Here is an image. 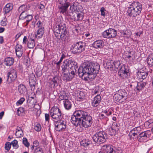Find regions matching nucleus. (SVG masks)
<instances>
[{
  "instance_id": "1",
  "label": "nucleus",
  "mask_w": 153,
  "mask_h": 153,
  "mask_svg": "<svg viewBox=\"0 0 153 153\" xmlns=\"http://www.w3.org/2000/svg\"><path fill=\"white\" fill-rule=\"evenodd\" d=\"M71 121L76 127V129L79 132L82 131L83 127H90L93 123L91 116L88 114L85 111L82 110L76 111L71 116Z\"/></svg>"
},
{
  "instance_id": "2",
  "label": "nucleus",
  "mask_w": 153,
  "mask_h": 153,
  "mask_svg": "<svg viewBox=\"0 0 153 153\" xmlns=\"http://www.w3.org/2000/svg\"><path fill=\"white\" fill-rule=\"evenodd\" d=\"M100 69V65L97 63L85 62L78 69V74L80 77H82L85 80H88V78H94Z\"/></svg>"
},
{
  "instance_id": "3",
  "label": "nucleus",
  "mask_w": 153,
  "mask_h": 153,
  "mask_svg": "<svg viewBox=\"0 0 153 153\" xmlns=\"http://www.w3.org/2000/svg\"><path fill=\"white\" fill-rule=\"evenodd\" d=\"M142 9V5L140 3L133 1L128 7V15L130 17H135L140 14Z\"/></svg>"
},
{
  "instance_id": "4",
  "label": "nucleus",
  "mask_w": 153,
  "mask_h": 153,
  "mask_svg": "<svg viewBox=\"0 0 153 153\" xmlns=\"http://www.w3.org/2000/svg\"><path fill=\"white\" fill-rule=\"evenodd\" d=\"M107 134L104 131L97 132L92 137L93 141L98 144L105 142Z\"/></svg>"
},
{
  "instance_id": "5",
  "label": "nucleus",
  "mask_w": 153,
  "mask_h": 153,
  "mask_svg": "<svg viewBox=\"0 0 153 153\" xmlns=\"http://www.w3.org/2000/svg\"><path fill=\"white\" fill-rule=\"evenodd\" d=\"M85 48V43L81 41L77 42L72 45L71 50L74 54L80 53L83 51Z\"/></svg>"
},
{
  "instance_id": "6",
  "label": "nucleus",
  "mask_w": 153,
  "mask_h": 153,
  "mask_svg": "<svg viewBox=\"0 0 153 153\" xmlns=\"http://www.w3.org/2000/svg\"><path fill=\"white\" fill-rule=\"evenodd\" d=\"M50 114L53 121L56 122L62 118L61 110L58 107H54L50 110Z\"/></svg>"
},
{
  "instance_id": "7",
  "label": "nucleus",
  "mask_w": 153,
  "mask_h": 153,
  "mask_svg": "<svg viewBox=\"0 0 153 153\" xmlns=\"http://www.w3.org/2000/svg\"><path fill=\"white\" fill-rule=\"evenodd\" d=\"M59 3L58 8L60 13L65 14L68 7L70 5V3L68 0H57Z\"/></svg>"
},
{
  "instance_id": "8",
  "label": "nucleus",
  "mask_w": 153,
  "mask_h": 153,
  "mask_svg": "<svg viewBox=\"0 0 153 153\" xmlns=\"http://www.w3.org/2000/svg\"><path fill=\"white\" fill-rule=\"evenodd\" d=\"M54 34L63 33L67 31L66 30V25L65 23L60 20L58 19L56 25V26L53 29Z\"/></svg>"
},
{
  "instance_id": "9",
  "label": "nucleus",
  "mask_w": 153,
  "mask_h": 153,
  "mask_svg": "<svg viewBox=\"0 0 153 153\" xmlns=\"http://www.w3.org/2000/svg\"><path fill=\"white\" fill-rule=\"evenodd\" d=\"M151 132L147 131L140 133L138 135L137 140L140 142H146L150 137Z\"/></svg>"
},
{
  "instance_id": "10",
  "label": "nucleus",
  "mask_w": 153,
  "mask_h": 153,
  "mask_svg": "<svg viewBox=\"0 0 153 153\" xmlns=\"http://www.w3.org/2000/svg\"><path fill=\"white\" fill-rule=\"evenodd\" d=\"M74 65L73 62L71 60L66 59L64 61L61 66L62 73L69 71V69H71L73 67V65Z\"/></svg>"
},
{
  "instance_id": "11",
  "label": "nucleus",
  "mask_w": 153,
  "mask_h": 153,
  "mask_svg": "<svg viewBox=\"0 0 153 153\" xmlns=\"http://www.w3.org/2000/svg\"><path fill=\"white\" fill-rule=\"evenodd\" d=\"M54 125L55 129L56 131H62L66 128V123L65 121L60 120L55 122Z\"/></svg>"
},
{
  "instance_id": "12",
  "label": "nucleus",
  "mask_w": 153,
  "mask_h": 153,
  "mask_svg": "<svg viewBox=\"0 0 153 153\" xmlns=\"http://www.w3.org/2000/svg\"><path fill=\"white\" fill-rule=\"evenodd\" d=\"M118 73L120 77L122 79L128 78L129 77V73L126 70L124 65L121 66Z\"/></svg>"
},
{
  "instance_id": "13",
  "label": "nucleus",
  "mask_w": 153,
  "mask_h": 153,
  "mask_svg": "<svg viewBox=\"0 0 153 153\" xmlns=\"http://www.w3.org/2000/svg\"><path fill=\"white\" fill-rule=\"evenodd\" d=\"M27 5L23 4L20 6V9L22 10L23 11L20 15V20L25 19L26 17L27 16L28 14L26 10Z\"/></svg>"
},
{
  "instance_id": "14",
  "label": "nucleus",
  "mask_w": 153,
  "mask_h": 153,
  "mask_svg": "<svg viewBox=\"0 0 153 153\" xmlns=\"http://www.w3.org/2000/svg\"><path fill=\"white\" fill-rule=\"evenodd\" d=\"M101 97L100 94H97L91 102L92 105L94 107H97L100 103Z\"/></svg>"
},
{
  "instance_id": "15",
  "label": "nucleus",
  "mask_w": 153,
  "mask_h": 153,
  "mask_svg": "<svg viewBox=\"0 0 153 153\" xmlns=\"http://www.w3.org/2000/svg\"><path fill=\"white\" fill-rule=\"evenodd\" d=\"M68 31L60 33H59L54 34L55 36L59 39H61L62 40L65 41L68 39L67 34Z\"/></svg>"
},
{
  "instance_id": "16",
  "label": "nucleus",
  "mask_w": 153,
  "mask_h": 153,
  "mask_svg": "<svg viewBox=\"0 0 153 153\" xmlns=\"http://www.w3.org/2000/svg\"><path fill=\"white\" fill-rule=\"evenodd\" d=\"M17 76V74L16 71L13 70L11 71L8 73L7 80L9 82L13 81L16 79Z\"/></svg>"
},
{
  "instance_id": "17",
  "label": "nucleus",
  "mask_w": 153,
  "mask_h": 153,
  "mask_svg": "<svg viewBox=\"0 0 153 153\" xmlns=\"http://www.w3.org/2000/svg\"><path fill=\"white\" fill-rule=\"evenodd\" d=\"M148 74V73L145 71L143 69H141L137 72V77L140 79L143 80L146 79Z\"/></svg>"
},
{
  "instance_id": "18",
  "label": "nucleus",
  "mask_w": 153,
  "mask_h": 153,
  "mask_svg": "<svg viewBox=\"0 0 153 153\" xmlns=\"http://www.w3.org/2000/svg\"><path fill=\"white\" fill-rule=\"evenodd\" d=\"M104 42L101 40H98L95 41L92 44V47L95 48H102L103 46Z\"/></svg>"
},
{
  "instance_id": "19",
  "label": "nucleus",
  "mask_w": 153,
  "mask_h": 153,
  "mask_svg": "<svg viewBox=\"0 0 153 153\" xmlns=\"http://www.w3.org/2000/svg\"><path fill=\"white\" fill-rule=\"evenodd\" d=\"M134 83L137 85L136 89L138 91H140L143 89L145 87L146 85V83L145 82H135L133 83L130 86H131L133 85V84Z\"/></svg>"
},
{
  "instance_id": "20",
  "label": "nucleus",
  "mask_w": 153,
  "mask_h": 153,
  "mask_svg": "<svg viewBox=\"0 0 153 153\" xmlns=\"http://www.w3.org/2000/svg\"><path fill=\"white\" fill-rule=\"evenodd\" d=\"M103 148L107 153H116L114 149V146L111 145H105Z\"/></svg>"
},
{
  "instance_id": "21",
  "label": "nucleus",
  "mask_w": 153,
  "mask_h": 153,
  "mask_svg": "<svg viewBox=\"0 0 153 153\" xmlns=\"http://www.w3.org/2000/svg\"><path fill=\"white\" fill-rule=\"evenodd\" d=\"M80 5H79L77 2L73 3L70 6V10L72 12H77L80 11L79 7Z\"/></svg>"
},
{
  "instance_id": "22",
  "label": "nucleus",
  "mask_w": 153,
  "mask_h": 153,
  "mask_svg": "<svg viewBox=\"0 0 153 153\" xmlns=\"http://www.w3.org/2000/svg\"><path fill=\"white\" fill-rule=\"evenodd\" d=\"M13 6L11 3H8L3 8L4 14L9 13L13 9Z\"/></svg>"
},
{
  "instance_id": "23",
  "label": "nucleus",
  "mask_w": 153,
  "mask_h": 153,
  "mask_svg": "<svg viewBox=\"0 0 153 153\" xmlns=\"http://www.w3.org/2000/svg\"><path fill=\"white\" fill-rule=\"evenodd\" d=\"M14 61L13 59L10 57L6 58L4 60V64L7 66H10L12 65Z\"/></svg>"
},
{
  "instance_id": "24",
  "label": "nucleus",
  "mask_w": 153,
  "mask_h": 153,
  "mask_svg": "<svg viewBox=\"0 0 153 153\" xmlns=\"http://www.w3.org/2000/svg\"><path fill=\"white\" fill-rule=\"evenodd\" d=\"M64 106L66 109L69 110L71 109L72 104L71 102L68 99H66L63 101Z\"/></svg>"
},
{
  "instance_id": "25",
  "label": "nucleus",
  "mask_w": 153,
  "mask_h": 153,
  "mask_svg": "<svg viewBox=\"0 0 153 153\" xmlns=\"http://www.w3.org/2000/svg\"><path fill=\"white\" fill-rule=\"evenodd\" d=\"M113 99L114 101L117 103H121L124 101L122 97H120L117 93L114 95Z\"/></svg>"
},
{
  "instance_id": "26",
  "label": "nucleus",
  "mask_w": 153,
  "mask_h": 153,
  "mask_svg": "<svg viewBox=\"0 0 153 153\" xmlns=\"http://www.w3.org/2000/svg\"><path fill=\"white\" fill-rule=\"evenodd\" d=\"M63 79L65 82H68L71 81L73 78V76H71L70 73L68 74L64 73L63 77Z\"/></svg>"
},
{
  "instance_id": "27",
  "label": "nucleus",
  "mask_w": 153,
  "mask_h": 153,
  "mask_svg": "<svg viewBox=\"0 0 153 153\" xmlns=\"http://www.w3.org/2000/svg\"><path fill=\"white\" fill-rule=\"evenodd\" d=\"M147 62L149 67L153 66V53L148 57L147 59Z\"/></svg>"
},
{
  "instance_id": "28",
  "label": "nucleus",
  "mask_w": 153,
  "mask_h": 153,
  "mask_svg": "<svg viewBox=\"0 0 153 153\" xmlns=\"http://www.w3.org/2000/svg\"><path fill=\"white\" fill-rule=\"evenodd\" d=\"M44 33V27H41L37 30L36 34H35L39 38H41L42 37Z\"/></svg>"
},
{
  "instance_id": "29",
  "label": "nucleus",
  "mask_w": 153,
  "mask_h": 153,
  "mask_svg": "<svg viewBox=\"0 0 153 153\" xmlns=\"http://www.w3.org/2000/svg\"><path fill=\"white\" fill-rule=\"evenodd\" d=\"M113 61L112 60H108L106 63V66L107 68L110 69V70H113Z\"/></svg>"
},
{
  "instance_id": "30",
  "label": "nucleus",
  "mask_w": 153,
  "mask_h": 153,
  "mask_svg": "<svg viewBox=\"0 0 153 153\" xmlns=\"http://www.w3.org/2000/svg\"><path fill=\"white\" fill-rule=\"evenodd\" d=\"M109 30L111 38H114L117 36V31L116 30L114 29L109 28Z\"/></svg>"
},
{
  "instance_id": "31",
  "label": "nucleus",
  "mask_w": 153,
  "mask_h": 153,
  "mask_svg": "<svg viewBox=\"0 0 153 153\" xmlns=\"http://www.w3.org/2000/svg\"><path fill=\"white\" fill-rule=\"evenodd\" d=\"M119 92V94L121 95V97L125 101L127 98V93L125 92V90H119L118 91Z\"/></svg>"
},
{
  "instance_id": "32",
  "label": "nucleus",
  "mask_w": 153,
  "mask_h": 153,
  "mask_svg": "<svg viewBox=\"0 0 153 153\" xmlns=\"http://www.w3.org/2000/svg\"><path fill=\"white\" fill-rule=\"evenodd\" d=\"M137 135L135 133H134V132L130 131L128 134V136L131 140H134L136 138H137L138 135Z\"/></svg>"
},
{
  "instance_id": "33",
  "label": "nucleus",
  "mask_w": 153,
  "mask_h": 153,
  "mask_svg": "<svg viewBox=\"0 0 153 153\" xmlns=\"http://www.w3.org/2000/svg\"><path fill=\"white\" fill-rule=\"evenodd\" d=\"M26 91L27 89L24 85H20V94H24L26 92Z\"/></svg>"
},
{
  "instance_id": "34",
  "label": "nucleus",
  "mask_w": 153,
  "mask_h": 153,
  "mask_svg": "<svg viewBox=\"0 0 153 153\" xmlns=\"http://www.w3.org/2000/svg\"><path fill=\"white\" fill-rule=\"evenodd\" d=\"M102 35L104 38L107 39L111 38L109 29L104 31L102 33Z\"/></svg>"
},
{
  "instance_id": "35",
  "label": "nucleus",
  "mask_w": 153,
  "mask_h": 153,
  "mask_svg": "<svg viewBox=\"0 0 153 153\" xmlns=\"http://www.w3.org/2000/svg\"><path fill=\"white\" fill-rule=\"evenodd\" d=\"M91 142L90 141H88L86 140H83L80 143V144L81 145L84 146L85 147H87L89 144H91Z\"/></svg>"
},
{
  "instance_id": "36",
  "label": "nucleus",
  "mask_w": 153,
  "mask_h": 153,
  "mask_svg": "<svg viewBox=\"0 0 153 153\" xmlns=\"http://www.w3.org/2000/svg\"><path fill=\"white\" fill-rule=\"evenodd\" d=\"M131 131L137 134L141 131V128L140 126L134 128Z\"/></svg>"
},
{
  "instance_id": "37",
  "label": "nucleus",
  "mask_w": 153,
  "mask_h": 153,
  "mask_svg": "<svg viewBox=\"0 0 153 153\" xmlns=\"http://www.w3.org/2000/svg\"><path fill=\"white\" fill-rule=\"evenodd\" d=\"M35 41H28V42L27 46L29 48H34L35 46Z\"/></svg>"
},
{
  "instance_id": "38",
  "label": "nucleus",
  "mask_w": 153,
  "mask_h": 153,
  "mask_svg": "<svg viewBox=\"0 0 153 153\" xmlns=\"http://www.w3.org/2000/svg\"><path fill=\"white\" fill-rule=\"evenodd\" d=\"M113 68L114 67L115 68L117 69L119 67L120 68L121 66H120V62L118 61H113Z\"/></svg>"
},
{
  "instance_id": "39",
  "label": "nucleus",
  "mask_w": 153,
  "mask_h": 153,
  "mask_svg": "<svg viewBox=\"0 0 153 153\" xmlns=\"http://www.w3.org/2000/svg\"><path fill=\"white\" fill-rule=\"evenodd\" d=\"M114 127H111L109 128V130L108 133L111 136L115 135L117 133L113 129Z\"/></svg>"
},
{
  "instance_id": "40",
  "label": "nucleus",
  "mask_w": 153,
  "mask_h": 153,
  "mask_svg": "<svg viewBox=\"0 0 153 153\" xmlns=\"http://www.w3.org/2000/svg\"><path fill=\"white\" fill-rule=\"evenodd\" d=\"M35 125V130L37 131H40L42 128V127L41 125L39 123H36Z\"/></svg>"
},
{
  "instance_id": "41",
  "label": "nucleus",
  "mask_w": 153,
  "mask_h": 153,
  "mask_svg": "<svg viewBox=\"0 0 153 153\" xmlns=\"http://www.w3.org/2000/svg\"><path fill=\"white\" fill-rule=\"evenodd\" d=\"M83 14L82 13L77 14L76 18H75V19L76 21H81L83 17Z\"/></svg>"
},
{
  "instance_id": "42",
  "label": "nucleus",
  "mask_w": 153,
  "mask_h": 153,
  "mask_svg": "<svg viewBox=\"0 0 153 153\" xmlns=\"http://www.w3.org/2000/svg\"><path fill=\"white\" fill-rule=\"evenodd\" d=\"M11 143L14 148L16 149L18 148L19 146L17 140H14L11 142Z\"/></svg>"
},
{
  "instance_id": "43",
  "label": "nucleus",
  "mask_w": 153,
  "mask_h": 153,
  "mask_svg": "<svg viewBox=\"0 0 153 153\" xmlns=\"http://www.w3.org/2000/svg\"><path fill=\"white\" fill-rule=\"evenodd\" d=\"M11 144L9 142H7L4 146L5 149L7 151H9L11 148Z\"/></svg>"
},
{
  "instance_id": "44",
  "label": "nucleus",
  "mask_w": 153,
  "mask_h": 153,
  "mask_svg": "<svg viewBox=\"0 0 153 153\" xmlns=\"http://www.w3.org/2000/svg\"><path fill=\"white\" fill-rule=\"evenodd\" d=\"M33 153H43V152L42 148L38 147L35 148Z\"/></svg>"
},
{
  "instance_id": "45",
  "label": "nucleus",
  "mask_w": 153,
  "mask_h": 153,
  "mask_svg": "<svg viewBox=\"0 0 153 153\" xmlns=\"http://www.w3.org/2000/svg\"><path fill=\"white\" fill-rule=\"evenodd\" d=\"M36 37H37V36L36 34L34 35L33 34L31 33L30 35H29L28 36V41H35L34 39Z\"/></svg>"
},
{
  "instance_id": "46",
  "label": "nucleus",
  "mask_w": 153,
  "mask_h": 153,
  "mask_svg": "<svg viewBox=\"0 0 153 153\" xmlns=\"http://www.w3.org/2000/svg\"><path fill=\"white\" fill-rule=\"evenodd\" d=\"M27 15L25 19L26 21V25H28V22L31 21L33 19V16L31 15L28 14Z\"/></svg>"
},
{
  "instance_id": "47",
  "label": "nucleus",
  "mask_w": 153,
  "mask_h": 153,
  "mask_svg": "<svg viewBox=\"0 0 153 153\" xmlns=\"http://www.w3.org/2000/svg\"><path fill=\"white\" fill-rule=\"evenodd\" d=\"M22 142L23 144L26 147L28 148L30 146V144L28 142L27 139L26 138L24 137L23 138Z\"/></svg>"
},
{
  "instance_id": "48",
  "label": "nucleus",
  "mask_w": 153,
  "mask_h": 153,
  "mask_svg": "<svg viewBox=\"0 0 153 153\" xmlns=\"http://www.w3.org/2000/svg\"><path fill=\"white\" fill-rule=\"evenodd\" d=\"M19 105V100H18L16 102V105L14 106V108H15V110H16V114L18 116H19V107H16V106H18Z\"/></svg>"
},
{
  "instance_id": "49",
  "label": "nucleus",
  "mask_w": 153,
  "mask_h": 153,
  "mask_svg": "<svg viewBox=\"0 0 153 153\" xmlns=\"http://www.w3.org/2000/svg\"><path fill=\"white\" fill-rule=\"evenodd\" d=\"M67 98V96L65 93H63L61 95H60L59 97V100H65L67 99L66 98Z\"/></svg>"
},
{
  "instance_id": "50",
  "label": "nucleus",
  "mask_w": 153,
  "mask_h": 153,
  "mask_svg": "<svg viewBox=\"0 0 153 153\" xmlns=\"http://www.w3.org/2000/svg\"><path fill=\"white\" fill-rule=\"evenodd\" d=\"M112 127L114 128L113 129L117 133L118 131L120 128L119 125V124L113 125Z\"/></svg>"
},
{
  "instance_id": "51",
  "label": "nucleus",
  "mask_w": 153,
  "mask_h": 153,
  "mask_svg": "<svg viewBox=\"0 0 153 153\" xmlns=\"http://www.w3.org/2000/svg\"><path fill=\"white\" fill-rule=\"evenodd\" d=\"M20 112L21 116H24L25 114V111L23 107H20Z\"/></svg>"
},
{
  "instance_id": "52",
  "label": "nucleus",
  "mask_w": 153,
  "mask_h": 153,
  "mask_svg": "<svg viewBox=\"0 0 153 153\" xmlns=\"http://www.w3.org/2000/svg\"><path fill=\"white\" fill-rule=\"evenodd\" d=\"M65 57V56L63 54L62 55V56L59 60L56 63V65L57 66H58L59 67V65L61 62H62L63 59Z\"/></svg>"
},
{
  "instance_id": "53",
  "label": "nucleus",
  "mask_w": 153,
  "mask_h": 153,
  "mask_svg": "<svg viewBox=\"0 0 153 153\" xmlns=\"http://www.w3.org/2000/svg\"><path fill=\"white\" fill-rule=\"evenodd\" d=\"M29 82L31 86H34L36 84V79L29 80Z\"/></svg>"
},
{
  "instance_id": "54",
  "label": "nucleus",
  "mask_w": 153,
  "mask_h": 153,
  "mask_svg": "<svg viewBox=\"0 0 153 153\" xmlns=\"http://www.w3.org/2000/svg\"><path fill=\"white\" fill-rule=\"evenodd\" d=\"M100 11L101 13V15L103 16H105V11H106V10H105L104 8L102 7L101 8Z\"/></svg>"
},
{
  "instance_id": "55",
  "label": "nucleus",
  "mask_w": 153,
  "mask_h": 153,
  "mask_svg": "<svg viewBox=\"0 0 153 153\" xmlns=\"http://www.w3.org/2000/svg\"><path fill=\"white\" fill-rule=\"evenodd\" d=\"M45 118L46 121L48 122V123L50 121V115L48 114H45Z\"/></svg>"
},
{
  "instance_id": "56",
  "label": "nucleus",
  "mask_w": 153,
  "mask_h": 153,
  "mask_svg": "<svg viewBox=\"0 0 153 153\" xmlns=\"http://www.w3.org/2000/svg\"><path fill=\"white\" fill-rule=\"evenodd\" d=\"M78 97L80 99H82L84 97V93L82 91H80L79 93V95L78 96Z\"/></svg>"
},
{
  "instance_id": "57",
  "label": "nucleus",
  "mask_w": 153,
  "mask_h": 153,
  "mask_svg": "<svg viewBox=\"0 0 153 153\" xmlns=\"http://www.w3.org/2000/svg\"><path fill=\"white\" fill-rule=\"evenodd\" d=\"M103 113H104L107 116H109L111 115L112 113L111 111H109L107 110H104L102 111Z\"/></svg>"
},
{
  "instance_id": "58",
  "label": "nucleus",
  "mask_w": 153,
  "mask_h": 153,
  "mask_svg": "<svg viewBox=\"0 0 153 153\" xmlns=\"http://www.w3.org/2000/svg\"><path fill=\"white\" fill-rule=\"evenodd\" d=\"M57 81L56 79V78L54 77L53 78L51 81V83L52 84H53V86H55L56 84H57Z\"/></svg>"
},
{
  "instance_id": "59",
  "label": "nucleus",
  "mask_w": 153,
  "mask_h": 153,
  "mask_svg": "<svg viewBox=\"0 0 153 153\" xmlns=\"http://www.w3.org/2000/svg\"><path fill=\"white\" fill-rule=\"evenodd\" d=\"M36 77L35 75L33 74H32L30 75L29 80H35L36 79Z\"/></svg>"
},
{
  "instance_id": "60",
  "label": "nucleus",
  "mask_w": 153,
  "mask_h": 153,
  "mask_svg": "<svg viewBox=\"0 0 153 153\" xmlns=\"http://www.w3.org/2000/svg\"><path fill=\"white\" fill-rule=\"evenodd\" d=\"M144 126L145 127L147 128H150L152 126V125L149 124L147 121H146L144 123Z\"/></svg>"
},
{
  "instance_id": "61",
  "label": "nucleus",
  "mask_w": 153,
  "mask_h": 153,
  "mask_svg": "<svg viewBox=\"0 0 153 153\" xmlns=\"http://www.w3.org/2000/svg\"><path fill=\"white\" fill-rule=\"evenodd\" d=\"M16 55L18 57H19V54L18 55L17 53V52L19 51V45H18V44H17L16 45Z\"/></svg>"
},
{
  "instance_id": "62",
  "label": "nucleus",
  "mask_w": 153,
  "mask_h": 153,
  "mask_svg": "<svg viewBox=\"0 0 153 153\" xmlns=\"http://www.w3.org/2000/svg\"><path fill=\"white\" fill-rule=\"evenodd\" d=\"M42 3L43 2H41L39 6V8L41 10L44 9L45 8V6L42 4Z\"/></svg>"
},
{
  "instance_id": "63",
  "label": "nucleus",
  "mask_w": 153,
  "mask_h": 153,
  "mask_svg": "<svg viewBox=\"0 0 153 153\" xmlns=\"http://www.w3.org/2000/svg\"><path fill=\"white\" fill-rule=\"evenodd\" d=\"M1 25L2 26H5L7 24V22L5 21H2L1 22Z\"/></svg>"
},
{
  "instance_id": "64",
  "label": "nucleus",
  "mask_w": 153,
  "mask_h": 153,
  "mask_svg": "<svg viewBox=\"0 0 153 153\" xmlns=\"http://www.w3.org/2000/svg\"><path fill=\"white\" fill-rule=\"evenodd\" d=\"M99 116L100 118L102 119V120L106 117V116H105V115L103 114H100Z\"/></svg>"
}]
</instances>
